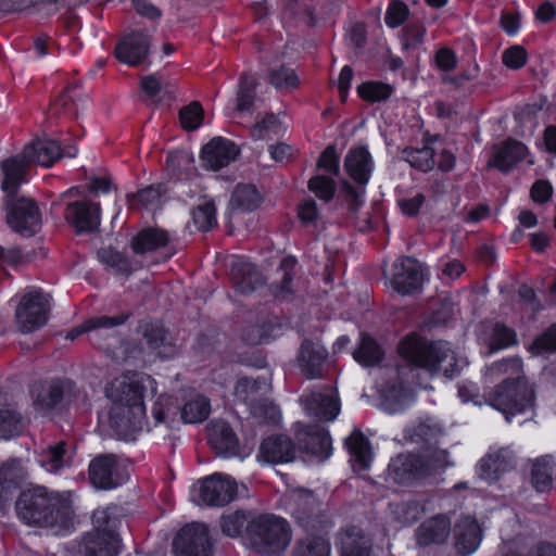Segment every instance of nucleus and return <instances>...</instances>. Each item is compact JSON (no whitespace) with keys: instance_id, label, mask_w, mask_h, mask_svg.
Here are the masks:
<instances>
[{"instance_id":"obj_51","label":"nucleus","mask_w":556,"mask_h":556,"mask_svg":"<svg viewBox=\"0 0 556 556\" xmlns=\"http://www.w3.org/2000/svg\"><path fill=\"white\" fill-rule=\"evenodd\" d=\"M180 123L187 130H195L203 119V109L199 102H192L182 108L179 113Z\"/></svg>"},{"instance_id":"obj_59","label":"nucleus","mask_w":556,"mask_h":556,"mask_svg":"<svg viewBox=\"0 0 556 556\" xmlns=\"http://www.w3.org/2000/svg\"><path fill=\"white\" fill-rule=\"evenodd\" d=\"M515 332L504 325L496 324L494 327L491 344L494 349H505L516 343Z\"/></svg>"},{"instance_id":"obj_52","label":"nucleus","mask_w":556,"mask_h":556,"mask_svg":"<svg viewBox=\"0 0 556 556\" xmlns=\"http://www.w3.org/2000/svg\"><path fill=\"white\" fill-rule=\"evenodd\" d=\"M219 522L223 533L230 538L239 536L243 528L249 525L245 516L239 511L223 515Z\"/></svg>"},{"instance_id":"obj_6","label":"nucleus","mask_w":556,"mask_h":556,"mask_svg":"<svg viewBox=\"0 0 556 556\" xmlns=\"http://www.w3.org/2000/svg\"><path fill=\"white\" fill-rule=\"evenodd\" d=\"M247 542L258 554L277 555L287 549L291 542V529L286 519L264 514L252 519L247 526Z\"/></svg>"},{"instance_id":"obj_39","label":"nucleus","mask_w":556,"mask_h":556,"mask_svg":"<svg viewBox=\"0 0 556 556\" xmlns=\"http://www.w3.org/2000/svg\"><path fill=\"white\" fill-rule=\"evenodd\" d=\"M261 202L262 195L256 187L249 184L238 185L231 197V203L245 212L256 210Z\"/></svg>"},{"instance_id":"obj_8","label":"nucleus","mask_w":556,"mask_h":556,"mask_svg":"<svg viewBox=\"0 0 556 556\" xmlns=\"http://www.w3.org/2000/svg\"><path fill=\"white\" fill-rule=\"evenodd\" d=\"M237 492V483L230 476L215 472L191 486L190 498L198 505L220 507L232 502Z\"/></svg>"},{"instance_id":"obj_16","label":"nucleus","mask_w":556,"mask_h":556,"mask_svg":"<svg viewBox=\"0 0 556 556\" xmlns=\"http://www.w3.org/2000/svg\"><path fill=\"white\" fill-rule=\"evenodd\" d=\"M150 36L141 30H131L116 46L115 56L129 66H138L148 56Z\"/></svg>"},{"instance_id":"obj_22","label":"nucleus","mask_w":556,"mask_h":556,"mask_svg":"<svg viewBox=\"0 0 556 556\" xmlns=\"http://www.w3.org/2000/svg\"><path fill=\"white\" fill-rule=\"evenodd\" d=\"M390 477L400 484L428 473L429 468L422 458L415 454H401L391 460L388 467Z\"/></svg>"},{"instance_id":"obj_18","label":"nucleus","mask_w":556,"mask_h":556,"mask_svg":"<svg viewBox=\"0 0 556 556\" xmlns=\"http://www.w3.org/2000/svg\"><path fill=\"white\" fill-rule=\"evenodd\" d=\"M65 218L79 233L93 231L100 226V206L88 201L70 203Z\"/></svg>"},{"instance_id":"obj_29","label":"nucleus","mask_w":556,"mask_h":556,"mask_svg":"<svg viewBox=\"0 0 556 556\" xmlns=\"http://www.w3.org/2000/svg\"><path fill=\"white\" fill-rule=\"evenodd\" d=\"M231 278L237 292L249 294L263 286V277L254 264L237 260L231 266Z\"/></svg>"},{"instance_id":"obj_27","label":"nucleus","mask_w":556,"mask_h":556,"mask_svg":"<svg viewBox=\"0 0 556 556\" xmlns=\"http://www.w3.org/2000/svg\"><path fill=\"white\" fill-rule=\"evenodd\" d=\"M455 545L463 555L473 554L482 540L478 522L470 516H463L454 527Z\"/></svg>"},{"instance_id":"obj_9","label":"nucleus","mask_w":556,"mask_h":556,"mask_svg":"<svg viewBox=\"0 0 556 556\" xmlns=\"http://www.w3.org/2000/svg\"><path fill=\"white\" fill-rule=\"evenodd\" d=\"M50 300L38 290L26 292L15 308L16 328L22 333L34 332L43 327L49 318Z\"/></svg>"},{"instance_id":"obj_5","label":"nucleus","mask_w":556,"mask_h":556,"mask_svg":"<svg viewBox=\"0 0 556 556\" xmlns=\"http://www.w3.org/2000/svg\"><path fill=\"white\" fill-rule=\"evenodd\" d=\"M403 358L430 374L440 370L446 378H453L458 371L459 363L447 342L428 343L418 336H407L399 346Z\"/></svg>"},{"instance_id":"obj_19","label":"nucleus","mask_w":556,"mask_h":556,"mask_svg":"<svg viewBox=\"0 0 556 556\" xmlns=\"http://www.w3.org/2000/svg\"><path fill=\"white\" fill-rule=\"evenodd\" d=\"M266 389L265 380H252L244 377L237 381L233 395L237 401L245 404L254 416H262L267 406L264 399Z\"/></svg>"},{"instance_id":"obj_28","label":"nucleus","mask_w":556,"mask_h":556,"mask_svg":"<svg viewBox=\"0 0 556 556\" xmlns=\"http://www.w3.org/2000/svg\"><path fill=\"white\" fill-rule=\"evenodd\" d=\"M515 457L510 450L498 448L491 451L483 457L478 467L477 472L481 479L492 481L498 476L514 467Z\"/></svg>"},{"instance_id":"obj_48","label":"nucleus","mask_w":556,"mask_h":556,"mask_svg":"<svg viewBox=\"0 0 556 556\" xmlns=\"http://www.w3.org/2000/svg\"><path fill=\"white\" fill-rule=\"evenodd\" d=\"M357 91L363 99L378 102L388 99L392 93V88L387 84L369 81L358 86Z\"/></svg>"},{"instance_id":"obj_55","label":"nucleus","mask_w":556,"mask_h":556,"mask_svg":"<svg viewBox=\"0 0 556 556\" xmlns=\"http://www.w3.org/2000/svg\"><path fill=\"white\" fill-rule=\"evenodd\" d=\"M535 355L556 352V325L551 326L544 333L536 338L531 345Z\"/></svg>"},{"instance_id":"obj_41","label":"nucleus","mask_w":556,"mask_h":556,"mask_svg":"<svg viewBox=\"0 0 556 556\" xmlns=\"http://www.w3.org/2000/svg\"><path fill=\"white\" fill-rule=\"evenodd\" d=\"M99 261L115 274L129 275L138 266L127 260L121 252L112 248H103L98 252Z\"/></svg>"},{"instance_id":"obj_49","label":"nucleus","mask_w":556,"mask_h":556,"mask_svg":"<svg viewBox=\"0 0 556 556\" xmlns=\"http://www.w3.org/2000/svg\"><path fill=\"white\" fill-rule=\"evenodd\" d=\"M13 10L34 8L38 12L51 13L59 10L62 0H4Z\"/></svg>"},{"instance_id":"obj_56","label":"nucleus","mask_w":556,"mask_h":556,"mask_svg":"<svg viewBox=\"0 0 556 556\" xmlns=\"http://www.w3.org/2000/svg\"><path fill=\"white\" fill-rule=\"evenodd\" d=\"M21 466L16 459L3 463L0 466V495L20 478Z\"/></svg>"},{"instance_id":"obj_15","label":"nucleus","mask_w":556,"mask_h":556,"mask_svg":"<svg viewBox=\"0 0 556 556\" xmlns=\"http://www.w3.org/2000/svg\"><path fill=\"white\" fill-rule=\"evenodd\" d=\"M394 290L403 295L417 291L422 283L420 264L412 257H400L393 264L391 279Z\"/></svg>"},{"instance_id":"obj_26","label":"nucleus","mask_w":556,"mask_h":556,"mask_svg":"<svg viewBox=\"0 0 556 556\" xmlns=\"http://www.w3.org/2000/svg\"><path fill=\"white\" fill-rule=\"evenodd\" d=\"M451 533V520L446 515H435L421 522L416 530V541L420 546L444 543Z\"/></svg>"},{"instance_id":"obj_47","label":"nucleus","mask_w":556,"mask_h":556,"mask_svg":"<svg viewBox=\"0 0 556 556\" xmlns=\"http://www.w3.org/2000/svg\"><path fill=\"white\" fill-rule=\"evenodd\" d=\"M298 556H330V545L323 536L302 540L296 548Z\"/></svg>"},{"instance_id":"obj_37","label":"nucleus","mask_w":556,"mask_h":556,"mask_svg":"<svg viewBox=\"0 0 556 556\" xmlns=\"http://www.w3.org/2000/svg\"><path fill=\"white\" fill-rule=\"evenodd\" d=\"M257 80L248 73H243L238 83L236 93V110L238 112H248L254 104L255 89Z\"/></svg>"},{"instance_id":"obj_46","label":"nucleus","mask_w":556,"mask_h":556,"mask_svg":"<svg viewBox=\"0 0 556 556\" xmlns=\"http://www.w3.org/2000/svg\"><path fill=\"white\" fill-rule=\"evenodd\" d=\"M424 506L417 501H407L396 504L393 514L402 525H412L424 514Z\"/></svg>"},{"instance_id":"obj_64","label":"nucleus","mask_w":556,"mask_h":556,"mask_svg":"<svg viewBox=\"0 0 556 556\" xmlns=\"http://www.w3.org/2000/svg\"><path fill=\"white\" fill-rule=\"evenodd\" d=\"M166 87V84L162 81L156 75L144 76L141 79V88L144 93L153 98L161 93Z\"/></svg>"},{"instance_id":"obj_30","label":"nucleus","mask_w":556,"mask_h":556,"mask_svg":"<svg viewBox=\"0 0 556 556\" xmlns=\"http://www.w3.org/2000/svg\"><path fill=\"white\" fill-rule=\"evenodd\" d=\"M527 153L528 148L523 143L509 139L497 148L489 164L501 172L507 173L523 160Z\"/></svg>"},{"instance_id":"obj_1","label":"nucleus","mask_w":556,"mask_h":556,"mask_svg":"<svg viewBox=\"0 0 556 556\" xmlns=\"http://www.w3.org/2000/svg\"><path fill=\"white\" fill-rule=\"evenodd\" d=\"M156 394V381L147 375L126 374L112 380L105 388L110 407L104 417L117 437L132 441L150 425L144 401Z\"/></svg>"},{"instance_id":"obj_58","label":"nucleus","mask_w":556,"mask_h":556,"mask_svg":"<svg viewBox=\"0 0 556 556\" xmlns=\"http://www.w3.org/2000/svg\"><path fill=\"white\" fill-rule=\"evenodd\" d=\"M296 261L292 256L285 257L279 267V273L281 274L282 283L277 287L276 293L279 294H288L291 292V281L294 274V267H295Z\"/></svg>"},{"instance_id":"obj_21","label":"nucleus","mask_w":556,"mask_h":556,"mask_svg":"<svg viewBox=\"0 0 556 556\" xmlns=\"http://www.w3.org/2000/svg\"><path fill=\"white\" fill-rule=\"evenodd\" d=\"M301 448L323 462L331 455V439L328 431L319 426L305 427L298 433Z\"/></svg>"},{"instance_id":"obj_61","label":"nucleus","mask_w":556,"mask_h":556,"mask_svg":"<svg viewBox=\"0 0 556 556\" xmlns=\"http://www.w3.org/2000/svg\"><path fill=\"white\" fill-rule=\"evenodd\" d=\"M193 156L191 153L177 150L168 153L166 164L173 172H182L191 167Z\"/></svg>"},{"instance_id":"obj_62","label":"nucleus","mask_w":556,"mask_h":556,"mask_svg":"<svg viewBox=\"0 0 556 556\" xmlns=\"http://www.w3.org/2000/svg\"><path fill=\"white\" fill-rule=\"evenodd\" d=\"M318 167L333 175H338L339 167V157L336 152V148L333 146L327 147L324 152L320 154L317 163Z\"/></svg>"},{"instance_id":"obj_7","label":"nucleus","mask_w":556,"mask_h":556,"mask_svg":"<svg viewBox=\"0 0 556 556\" xmlns=\"http://www.w3.org/2000/svg\"><path fill=\"white\" fill-rule=\"evenodd\" d=\"M94 530L84 536L80 553L84 556H117L119 539L110 520L108 509H97L92 516Z\"/></svg>"},{"instance_id":"obj_34","label":"nucleus","mask_w":556,"mask_h":556,"mask_svg":"<svg viewBox=\"0 0 556 556\" xmlns=\"http://www.w3.org/2000/svg\"><path fill=\"white\" fill-rule=\"evenodd\" d=\"M168 241L169 237L164 230L148 228L132 239L131 247L135 253L143 254L164 247Z\"/></svg>"},{"instance_id":"obj_13","label":"nucleus","mask_w":556,"mask_h":556,"mask_svg":"<svg viewBox=\"0 0 556 556\" xmlns=\"http://www.w3.org/2000/svg\"><path fill=\"white\" fill-rule=\"evenodd\" d=\"M288 510L304 528H314L319 511L320 500L311 491L295 489L287 496Z\"/></svg>"},{"instance_id":"obj_17","label":"nucleus","mask_w":556,"mask_h":556,"mask_svg":"<svg viewBox=\"0 0 556 556\" xmlns=\"http://www.w3.org/2000/svg\"><path fill=\"white\" fill-rule=\"evenodd\" d=\"M343 168L353 181L366 186L374 172L375 162L365 147H353L344 157Z\"/></svg>"},{"instance_id":"obj_42","label":"nucleus","mask_w":556,"mask_h":556,"mask_svg":"<svg viewBox=\"0 0 556 556\" xmlns=\"http://www.w3.org/2000/svg\"><path fill=\"white\" fill-rule=\"evenodd\" d=\"M553 459L549 456L538 458L531 467V483L540 492L546 491L552 484Z\"/></svg>"},{"instance_id":"obj_23","label":"nucleus","mask_w":556,"mask_h":556,"mask_svg":"<svg viewBox=\"0 0 556 556\" xmlns=\"http://www.w3.org/2000/svg\"><path fill=\"white\" fill-rule=\"evenodd\" d=\"M295 446L286 435L269 437L260 446L257 460L266 464H283L295 458Z\"/></svg>"},{"instance_id":"obj_45","label":"nucleus","mask_w":556,"mask_h":556,"mask_svg":"<svg viewBox=\"0 0 556 556\" xmlns=\"http://www.w3.org/2000/svg\"><path fill=\"white\" fill-rule=\"evenodd\" d=\"M40 464L48 472H58L62 469L66 465L65 443L49 446L41 454Z\"/></svg>"},{"instance_id":"obj_25","label":"nucleus","mask_w":556,"mask_h":556,"mask_svg":"<svg viewBox=\"0 0 556 556\" xmlns=\"http://www.w3.org/2000/svg\"><path fill=\"white\" fill-rule=\"evenodd\" d=\"M326 358L327 351L319 342L304 341L298 355L301 372L307 379L321 377Z\"/></svg>"},{"instance_id":"obj_14","label":"nucleus","mask_w":556,"mask_h":556,"mask_svg":"<svg viewBox=\"0 0 556 556\" xmlns=\"http://www.w3.org/2000/svg\"><path fill=\"white\" fill-rule=\"evenodd\" d=\"M309 417L321 421H332L340 413V403L336 392L328 387L313 391L302 399Z\"/></svg>"},{"instance_id":"obj_63","label":"nucleus","mask_w":556,"mask_h":556,"mask_svg":"<svg viewBox=\"0 0 556 556\" xmlns=\"http://www.w3.org/2000/svg\"><path fill=\"white\" fill-rule=\"evenodd\" d=\"M161 197V189L159 187L150 186L140 190L136 195H132V200L147 208H152L159 204Z\"/></svg>"},{"instance_id":"obj_53","label":"nucleus","mask_w":556,"mask_h":556,"mask_svg":"<svg viewBox=\"0 0 556 556\" xmlns=\"http://www.w3.org/2000/svg\"><path fill=\"white\" fill-rule=\"evenodd\" d=\"M269 81L278 89H291L299 85V77L294 70L281 66L270 72Z\"/></svg>"},{"instance_id":"obj_57","label":"nucleus","mask_w":556,"mask_h":556,"mask_svg":"<svg viewBox=\"0 0 556 556\" xmlns=\"http://www.w3.org/2000/svg\"><path fill=\"white\" fill-rule=\"evenodd\" d=\"M408 16V8L401 1L390 3L387 9L384 22L390 28L401 26Z\"/></svg>"},{"instance_id":"obj_20","label":"nucleus","mask_w":556,"mask_h":556,"mask_svg":"<svg viewBox=\"0 0 556 556\" xmlns=\"http://www.w3.org/2000/svg\"><path fill=\"white\" fill-rule=\"evenodd\" d=\"M238 154V149L231 141L217 137L206 143L201 153L203 165L212 170L228 166Z\"/></svg>"},{"instance_id":"obj_3","label":"nucleus","mask_w":556,"mask_h":556,"mask_svg":"<svg viewBox=\"0 0 556 556\" xmlns=\"http://www.w3.org/2000/svg\"><path fill=\"white\" fill-rule=\"evenodd\" d=\"M522 371V359L518 356L492 364L488 372L493 376H517L507 378L486 396V403L501 412L508 424L518 414H523L533 406L534 391L529 381L519 376Z\"/></svg>"},{"instance_id":"obj_38","label":"nucleus","mask_w":556,"mask_h":556,"mask_svg":"<svg viewBox=\"0 0 556 556\" xmlns=\"http://www.w3.org/2000/svg\"><path fill=\"white\" fill-rule=\"evenodd\" d=\"M216 224V210L214 202L211 200H203L195 208H193L191 213V224L188 226L191 227L192 225L195 230L207 231Z\"/></svg>"},{"instance_id":"obj_2","label":"nucleus","mask_w":556,"mask_h":556,"mask_svg":"<svg viewBox=\"0 0 556 556\" xmlns=\"http://www.w3.org/2000/svg\"><path fill=\"white\" fill-rule=\"evenodd\" d=\"M16 513L26 525L48 528L55 535H65L73 528L70 500L45 486L23 491L16 501Z\"/></svg>"},{"instance_id":"obj_10","label":"nucleus","mask_w":556,"mask_h":556,"mask_svg":"<svg viewBox=\"0 0 556 556\" xmlns=\"http://www.w3.org/2000/svg\"><path fill=\"white\" fill-rule=\"evenodd\" d=\"M15 193L9 195L7 192L5 208L7 223L16 232L30 237L41 228V214L36 203L28 198H16Z\"/></svg>"},{"instance_id":"obj_54","label":"nucleus","mask_w":556,"mask_h":556,"mask_svg":"<svg viewBox=\"0 0 556 556\" xmlns=\"http://www.w3.org/2000/svg\"><path fill=\"white\" fill-rule=\"evenodd\" d=\"M281 131L282 126L278 117L274 114H269L254 126L252 137L256 140H263L267 139L270 135H278Z\"/></svg>"},{"instance_id":"obj_24","label":"nucleus","mask_w":556,"mask_h":556,"mask_svg":"<svg viewBox=\"0 0 556 556\" xmlns=\"http://www.w3.org/2000/svg\"><path fill=\"white\" fill-rule=\"evenodd\" d=\"M208 442L222 457L229 458L238 455L239 440L226 421L215 420L210 424Z\"/></svg>"},{"instance_id":"obj_12","label":"nucleus","mask_w":556,"mask_h":556,"mask_svg":"<svg viewBox=\"0 0 556 556\" xmlns=\"http://www.w3.org/2000/svg\"><path fill=\"white\" fill-rule=\"evenodd\" d=\"M173 547L176 556H212L206 526H186L175 538Z\"/></svg>"},{"instance_id":"obj_36","label":"nucleus","mask_w":556,"mask_h":556,"mask_svg":"<svg viewBox=\"0 0 556 556\" xmlns=\"http://www.w3.org/2000/svg\"><path fill=\"white\" fill-rule=\"evenodd\" d=\"M127 319L125 315H117L114 317L109 316H97L86 320L81 326L73 328L70 330L65 338L68 340H74L78 338L81 333L93 331V330H103L109 331L123 325Z\"/></svg>"},{"instance_id":"obj_32","label":"nucleus","mask_w":556,"mask_h":556,"mask_svg":"<svg viewBox=\"0 0 556 556\" xmlns=\"http://www.w3.org/2000/svg\"><path fill=\"white\" fill-rule=\"evenodd\" d=\"M33 406L38 414L45 415L52 410L62 399V388L56 382L36 384L31 391Z\"/></svg>"},{"instance_id":"obj_50","label":"nucleus","mask_w":556,"mask_h":556,"mask_svg":"<svg viewBox=\"0 0 556 556\" xmlns=\"http://www.w3.org/2000/svg\"><path fill=\"white\" fill-rule=\"evenodd\" d=\"M308 189L320 200L330 201L336 192V184L331 178L323 175L314 176L308 181Z\"/></svg>"},{"instance_id":"obj_60","label":"nucleus","mask_w":556,"mask_h":556,"mask_svg":"<svg viewBox=\"0 0 556 556\" xmlns=\"http://www.w3.org/2000/svg\"><path fill=\"white\" fill-rule=\"evenodd\" d=\"M502 61L507 67L519 70L526 64L527 52L521 46L510 47L503 52Z\"/></svg>"},{"instance_id":"obj_4","label":"nucleus","mask_w":556,"mask_h":556,"mask_svg":"<svg viewBox=\"0 0 556 556\" xmlns=\"http://www.w3.org/2000/svg\"><path fill=\"white\" fill-rule=\"evenodd\" d=\"M77 153L75 148L70 151H62L59 143L52 139H36L25 146L23 153L1 163L3 180L1 189L9 195L15 193L24 181L25 168L30 163H37L49 167L61 156L74 157Z\"/></svg>"},{"instance_id":"obj_33","label":"nucleus","mask_w":556,"mask_h":556,"mask_svg":"<svg viewBox=\"0 0 556 556\" xmlns=\"http://www.w3.org/2000/svg\"><path fill=\"white\" fill-rule=\"evenodd\" d=\"M345 445L351 453L354 467L358 470L367 469L372 459V453L367 439L361 432L355 431L346 439Z\"/></svg>"},{"instance_id":"obj_35","label":"nucleus","mask_w":556,"mask_h":556,"mask_svg":"<svg viewBox=\"0 0 556 556\" xmlns=\"http://www.w3.org/2000/svg\"><path fill=\"white\" fill-rule=\"evenodd\" d=\"M4 402L5 397L0 392V437L8 440L24 430L26 420L16 412L5 408Z\"/></svg>"},{"instance_id":"obj_43","label":"nucleus","mask_w":556,"mask_h":556,"mask_svg":"<svg viewBox=\"0 0 556 556\" xmlns=\"http://www.w3.org/2000/svg\"><path fill=\"white\" fill-rule=\"evenodd\" d=\"M435 152L437 149L429 146H425L420 149L410 148L403 151V159L407 161L410 166L421 172H428L431 170L435 165Z\"/></svg>"},{"instance_id":"obj_11","label":"nucleus","mask_w":556,"mask_h":556,"mask_svg":"<svg viewBox=\"0 0 556 556\" xmlns=\"http://www.w3.org/2000/svg\"><path fill=\"white\" fill-rule=\"evenodd\" d=\"M90 481L97 489L112 490L127 480L121 462L114 455H101L89 465Z\"/></svg>"},{"instance_id":"obj_44","label":"nucleus","mask_w":556,"mask_h":556,"mask_svg":"<svg viewBox=\"0 0 556 556\" xmlns=\"http://www.w3.org/2000/svg\"><path fill=\"white\" fill-rule=\"evenodd\" d=\"M353 356L363 366H374L380 362L381 351L374 339L364 336L359 348L353 353Z\"/></svg>"},{"instance_id":"obj_31","label":"nucleus","mask_w":556,"mask_h":556,"mask_svg":"<svg viewBox=\"0 0 556 556\" xmlns=\"http://www.w3.org/2000/svg\"><path fill=\"white\" fill-rule=\"evenodd\" d=\"M339 544L341 556H369L370 540L354 526L342 530L339 535Z\"/></svg>"},{"instance_id":"obj_40","label":"nucleus","mask_w":556,"mask_h":556,"mask_svg":"<svg viewBox=\"0 0 556 556\" xmlns=\"http://www.w3.org/2000/svg\"><path fill=\"white\" fill-rule=\"evenodd\" d=\"M210 412L208 400L203 395L195 394L181 408V418L187 424H197L206 419Z\"/></svg>"}]
</instances>
